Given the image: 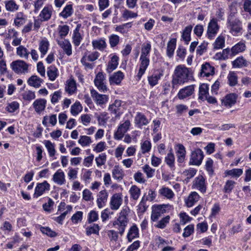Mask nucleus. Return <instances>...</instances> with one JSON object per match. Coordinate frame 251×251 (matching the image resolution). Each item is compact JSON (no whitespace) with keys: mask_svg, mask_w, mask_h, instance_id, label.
Segmentation results:
<instances>
[{"mask_svg":"<svg viewBox=\"0 0 251 251\" xmlns=\"http://www.w3.org/2000/svg\"><path fill=\"white\" fill-rule=\"evenodd\" d=\"M173 210V205L170 204L153 205L152 206L151 220L153 222H156L162 214L171 212Z\"/></svg>","mask_w":251,"mask_h":251,"instance_id":"nucleus-4","label":"nucleus"},{"mask_svg":"<svg viewBox=\"0 0 251 251\" xmlns=\"http://www.w3.org/2000/svg\"><path fill=\"white\" fill-rule=\"evenodd\" d=\"M43 143L48 151L50 157L54 156L56 153L55 144L50 140H44Z\"/></svg>","mask_w":251,"mask_h":251,"instance_id":"nucleus-46","label":"nucleus"},{"mask_svg":"<svg viewBox=\"0 0 251 251\" xmlns=\"http://www.w3.org/2000/svg\"><path fill=\"white\" fill-rule=\"evenodd\" d=\"M204 158V153L200 149H196L191 153L189 165L199 166L201 164Z\"/></svg>","mask_w":251,"mask_h":251,"instance_id":"nucleus-7","label":"nucleus"},{"mask_svg":"<svg viewBox=\"0 0 251 251\" xmlns=\"http://www.w3.org/2000/svg\"><path fill=\"white\" fill-rule=\"evenodd\" d=\"M16 54L21 58L28 59L29 52L25 46L21 45L16 48Z\"/></svg>","mask_w":251,"mask_h":251,"instance_id":"nucleus-45","label":"nucleus"},{"mask_svg":"<svg viewBox=\"0 0 251 251\" xmlns=\"http://www.w3.org/2000/svg\"><path fill=\"white\" fill-rule=\"evenodd\" d=\"M159 195L169 200H173L175 197V193L173 191L168 187L162 186L158 190Z\"/></svg>","mask_w":251,"mask_h":251,"instance_id":"nucleus-23","label":"nucleus"},{"mask_svg":"<svg viewBox=\"0 0 251 251\" xmlns=\"http://www.w3.org/2000/svg\"><path fill=\"white\" fill-rule=\"evenodd\" d=\"M175 155L173 152L172 150L171 149L170 152L168 153L166 156L165 157V162L170 168H174L175 167Z\"/></svg>","mask_w":251,"mask_h":251,"instance_id":"nucleus-50","label":"nucleus"},{"mask_svg":"<svg viewBox=\"0 0 251 251\" xmlns=\"http://www.w3.org/2000/svg\"><path fill=\"white\" fill-rule=\"evenodd\" d=\"M200 196L196 192H192L185 200V203L188 207H192L200 200Z\"/></svg>","mask_w":251,"mask_h":251,"instance_id":"nucleus-27","label":"nucleus"},{"mask_svg":"<svg viewBox=\"0 0 251 251\" xmlns=\"http://www.w3.org/2000/svg\"><path fill=\"white\" fill-rule=\"evenodd\" d=\"M100 228L98 224H93L92 226L86 228V234L89 236L92 234H99Z\"/></svg>","mask_w":251,"mask_h":251,"instance_id":"nucleus-64","label":"nucleus"},{"mask_svg":"<svg viewBox=\"0 0 251 251\" xmlns=\"http://www.w3.org/2000/svg\"><path fill=\"white\" fill-rule=\"evenodd\" d=\"M50 189V185L47 181H44L42 183H37L35 188L33 197L35 198L39 197L46 191H49Z\"/></svg>","mask_w":251,"mask_h":251,"instance_id":"nucleus-17","label":"nucleus"},{"mask_svg":"<svg viewBox=\"0 0 251 251\" xmlns=\"http://www.w3.org/2000/svg\"><path fill=\"white\" fill-rule=\"evenodd\" d=\"M73 13V9L72 4L67 5L63 9V11L60 13V16L66 19L71 16Z\"/></svg>","mask_w":251,"mask_h":251,"instance_id":"nucleus-56","label":"nucleus"},{"mask_svg":"<svg viewBox=\"0 0 251 251\" xmlns=\"http://www.w3.org/2000/svg\"><path fill=\"white\" fill-rule=\"evenodd\" d=\"M112 175L114 179L121 181L123 179L125 176V173L121 167L119 165H116L112 169Z\"/></svg>","mask_w":251,"mask_h":251,"instance_id":"nucleus-32","label":"nucleus"},{"mask_svg":"<svg viewBox=\"0 0 251 251\" xmlns=\"http://www.w3.org/2000/svg\"><path fill=\"white\" fill-rule=\"evenodd\" d=\"M139 237V229L136 225L131 226L128 231L127 239L129 242H131L134 239Z\"/></svg>","mask_w":251,"mask_h":251,"instance_id":"nucleus-37","label":"nucleus"},{"mask_svg":"<svg viewBox=\"0 0 251 251\" xmlns=\"http://www.w3.org/2000/svg\"><path fill=\"white\" fill-rule=\"evenodd\" d=\"M192 29L193 26L189 25L186 26L183 30L181 37L186 45H188L191 40V33Z\"/></svg>","mask_w":251,"mask_h":251,"instance_id":"nucleus-43","label":"nucleus"},{"mask_svg":"<svg viewBox=\"0 0 251 251\" xmlns=\"http://www.w3.org/2000/svg\"><path fill=\"white\" fill-rule=\"evenodd\" d=\"M47 75L50 80L54 81L58 75V69L54 66H50L47 69Z\"/></svg>","mask_w":251,"mask_h":251,"instance_id":"nucleus-48","label":"nucleus"},{"mask_svg":"<svg viewBox=\"0 0 251 251\" xmlns=\"http://www.w3.org/2000/svg\"><path fill=\"white\" fill-rule=\"evenodd\" d=\"M5 8L7 11L14 12L19 9V5L14 0H10L4 2Z\"/></svg>","mask_w":251,"mask_h":251,"instance_id":"nucleus-54","label":"nucleus"},{"mask_svg":"<svg viewBox=\"0 0 251 251\" xmlns=\"http://www.w3.org/2000/svg\"><path fill=\"white\" fill-rule=\"evenodd\" d=\"M82 110V107L79 101H75L71 107V113L72 115H77Z\"/></svg>","mask_w":251,"mask_h":251,"instance_id":"nucleus-58","label":"nucleus"},{"mask_svg":"<svg viewBox=\"0 0 251 251\" xmlns=\"http://www.w3.org/2000/svg\"><path fill=\"white\" fill-rule=\"evenodd\" d=\"M92 45L94 50L103 51L107 47L106 39L104 38H100L92 41Z\"/></svg>","mask_w":251,"mask_h":251,"instance_id":"nucleus-22","label":"nucleus"},{"mask_svg":"<svg viewBox=\"0 0 251 251\" xmlns=\"http://www.w3.org/2000/svg\"><path fill=\"white\" fill-rule=\"evenodd\" d=\"M190 72L188 68L184 65H179L176 66L172 76V87L177 88L179 85L187 83L190 79Z\"/></svg>","mask_w":251,"mask_h":251,"instance_id":"nucleus-2","label":"nucleus"},{"mask_svg":"<svg viewBox=\"0 0 251 251\" xmlns=\"http://www.w3.org/2000/svg\"><path fill=\"white\" fill-rule=\"evenodd\" d=\"M236 182L232 179L227 180L224 185L223 191L226 194H230L234 189Z\"/></svg>","mask_w":251,"mask_h":251,"instance_id":"nucleus-41","label":"nucleus"},{"mask_svg":"<svg viewBox=\"0 0 251 251\" xmlns=\"http://www.w3.org/2000/svg\"><path fill=\"white\" fill-rule=\"evenodd\" d=\"M129 210L128 207L123 208L119 213L118 217L112 223L113 226L119 231V234L121 236L123 235L129 222L128 218Z\"/></svg>","mask_w":251,"mask_h":251,"instance_id":"nucleus-3","label":"nucleus"},{"mask_svg":"<svg viewBox=\"0 0 251 251\" xmlns=\"http://www.w3.org/2000/svg\"><path fill=\"white\" fill-rule=\"evenodd\" d=\"M58 45L63 50L64 52L68 56L72 54V45L68 40H56Z\"/></svg>","mask_w":251,"mask_h":251,"instance_id":"nucleus-26","label":"nucleus"},{"mask_svg":"<svg viewBox=\"0 0 251 251\" xmlns=\"http://www.w3.org/2000/svg\"><path fill=\"white\" fill-rule=\"evenodd\" d=\"M43 82V80L42 79L34 75L30 76L27 80V83L29 86L36 88H39Z\"/></svg>","mask_w":251,"mask_h":251,"instance_id":"nucleus-38","label":"nucleus"},{"mask_svg":"<svg viewBox=\"0 0 251 251\" xmlns=\"http://www.w3.org/2000/svg\"><path fill=\"white\" fill-rule=\"evenodd\" d=\"M227 78L228 84L230 86H235L238 83V76L235 72H229Z\"/></svg>","mask_w":251,"mask_h":251,"instance_id":"nucleus-51","label":"nucleus"},{"mask_svg":"<svg viewBox=\"0 0 251 251\" xmlns=\"http://www.w3.org/2000/svg\"><path fill=\"white\" fill-rule=\"evenodd\" d=\"M246 48V46L245 43L240 41L231 48V54L232 56H234L240 52L244 51Z\"/></svg>","mask_w":251,"mask_h":251,"instance_id":"nucleus-39","label":"nucleus"},{"mask_svg":"<svg viewBox=\"0 0 251 251\" xmlns=\"http://www.w3.org/2000/svg\"><path fill=\"white\" fill-rule=\"evenodd\" d=\"M49 42L46 38L41 40L39 44V50L41 53V57H44L47 54L49 48Z\"/></svg>","mask_w":251,"mask_h":251,"instance_id":"nucleus-35","label":"nucleus"},{"mask_svg":"<svg viewBox=\"0 0 251 251\" xmlns=\"http://www.w3.org/2000/svg\"><path fill=\"white\" fill-rule=\"evenodd\" d=\"M10 66L12 70L17 74H25L28 72V65L22 60L13 61Z\"/></svg>","mask_w":251,"mask_h":251,"instance_id":"nucleus-11","label":"nucleus"},{"mask_svg":"<svg viewBox=\"0 0 251 251\" xmlns=\"http://www.w3.org/2000/svg\"><path fill=\"white\" fill-rule=\"evenodd\" d=\"M53 12V8L51 5H46L41 11L39 14V17L41 21H49L52 15Z\"/></svg>","mask_w":251,"mask_h":251,"instance_id":"nucleus-21","label":"nucleus"},{"mask_svg":"<svg viewBox=\"0 0 251 251\" xmlns=\"http://www.w3.org/2000/svg\"><path fill=\"white\" fill-rule=\"evenodd\" d=\"M197 172V169L193 168H190L184 171L182 174V176L184 177V181L186 183L188 182L190 179L193 178Z\"/></svg>","mask_w":251,"mask_h":251,"instance_id":"nucleus-42","label":"nucleus"},{"mask_svg":"<svg viewBox=\"0 0 251 251\" xmlns=\"http://www.w3.org/2000/svg\"><path fill=\"white\" fill-rule=\"evenodd\" d=\"M208 44L207 42L203 41L197 47L196 50L197 56H201L207 51Z\"/></svg>","mask_w":251,"mask_h":251,"instance_id":"nucleus-62","label":"nucleus"},{"mask_svg":"<svg viewBox=\"0 0 251 251\" xmlns=\"http://www.w3.org/2000/svg\"><path fill=\"white\" fill-rule=\"evenodd\" d=\"M131 123L129 120L121 122L114 134V138L117 140H121L125 133L129 129Z\"/></svg>","mask_w":251,"mask_h":251,"instance_id":"nucleus-6","label":"nucleus"},{"mask_svg":"<svg viewBox=\"0 0 251 251\" xmlns=\"http://www.w3.org/2000/svg\"><path fill=\"white\" fill-rule=\"evenodd\" d=\"M47 100L44 99H36L32 103V106L35 111L40 114L45 109Z\"/></svg>","mask_w":251,"mask_h":251,"instance_id":"nucleus-20","label":"nucleus"},{"mask_svg":"<svg viewBox=\"0 0 251 251\" xmlns=\"http://www.w3.org/2000/svg\"><path fill=\"white\" fill-rule=\"evenodd\" d=\"M26 21L25 17L22 12H18L16 15L14 24L17 26L24 25Z\"/></svg>","mask_w":251,"mask_h":251,"instance_id":"nucleus-55","label":"nucleus"},{"mask_svg":"<svg viewBox=\"0 0 251 251\" xmlns=\"http://www.w3.org/2000/svg\"><path fill=\"white\" fill-rule=\"evenodd\" d=\"M215 74V68L210 63L205 62L201 66L199 76L201 77H208Z\"/></svg>","mask_w":251,"mask_h":251,"instance_id":"nucleus-18","label":"nucleus"},{"mask_svg":"<svg viewBox=\"0 0 251 251\" xmlns=\"http://www.w3.org/2000/svg\"><path fill=\"white\" fill-rule=\"evenodd\" d=\"M225 38L224 36L220 35L213 44L214 49H222L225 47Z\"/></svg>","mask_w":251,"mask_h":251,"instance_id":"nucleus-53","label":"nucleus"},{"mask_svg":"<svg viewBox=\"0 0 251 251\" xmlns=\"http://www.w3.org/2000/svg\"><path fill=\"white\" fill-rule=\"evenodd\" d=\"M78 143L82 147H88L92 143V141L90 137L86 135H81L78 140Z\"/></svg>","mask_w":251,"mask_h":251,"instance_id":"nucleus-59","label":"nucleus"},{"mask_svg":"<svg viewBox=\"0 0 251 251\" xmlns=\"http://www.w3.org/2000/svg\"><path fill=\"white\" fill-rule=\"evenodd\" d=\"M69 26L66 25H59L57 27V31L61 39H64L68 34Z\"/></svg>","mask_w":251,"mask_h":251,"instance_id":"nucleus-52","label":"nucleus"},{"mask_svg":"<svg viewBox=\"0 0 251 251\" xmlns=\"http://www.w3.org/2000/svg\"><path fill=\"white\" fill-rule=\"evenodd\" d=\"M122 101L121 100H116L108 107L109 111L115 115L116 117L119 116L121 113Z\"/></svg>","mask_w":251,"mask_h":251,"instance_id":"nucleus-24","label":"nucleus"},{"mask_svg":"<svg viewBox=\"0 0 251 251\" xmlns=\"http://www.w3.org/2000/svg\"><path fill=\"white\" fill-rule=\"evenodd\" d=\"M176 47V40L175 39H171L167 44V55L171 58L173 56Z\"/></svg>","mask_w":251,"mask_h":251,"instance_id":"nucleus-47","label":"nucleus"},{"mask_svg":"<svg viewBox=\"0 0 251 251\" xmlns=\"http://www.w3.org/2000/svg\"><path fill=\"white\" fill-rule=\"evenodd\" d=\"M90 93L93 100L98 105L102 106L108 100L109 97L108 95L99 94L94 89L91 90Z\"/></svg>","mask_w":251,"mask_h":251,"instance_id":"nucleus-14","label":"nucleus"},{"mask_svg":"<svg viewBox=\"0 0 251 251\" xmlns=\"http://www.w3.org/2000/svg\"><path fill=\"white\" fill-rule=\"evenodd\" d=\"M52 180L54 183L58 185H62L66 182L65 175L64 172L61 169L57 170L53 174Z\"/></svg>","mask_w":251,"mask_h":251,"instance_id":"nucleus-19","label":"nucleus"},{"mask_svg":"<svg viewBox=\"0 0 251 251\" xmlns=\"http://www.w3.org/2000/svg\"><path fill=\"white\" fill-rule=\"evenodd\" d=\"M151 49V46L150 42L144 43L142 45L141 55L139 58V68L135 76L136 79L138 81L141 79L149 66L150 62V53Z\"/></svg>","mask_w":251,"mask_h":251,"instance_id":"nucleus-1","label":"nucleus"},{"mask_svg":"<svg viewBox=\"0 0 251 251\" xmlns=\"http://www.w3.org/2000/svg\"><path fill=\"white\" fill-rule=\"evenodd\" d=\"M192 189L199 190L201 193L204 194L207 190V185L205 178L201 175L196 177L192 184Z\"/></svg>","mask_w":251,"mask_h":251,"instance_id":"nucleus-12","label":"nucleus"},{"mask_svg":"<svg viewBox=\"0 0 251 251\" xmlns=\"http://www.w3.org/2000/svg\"><path fill=\"white\" fill-rule=\"evenodd\" d=\"M123 195L121 193L113 194L110 198L109 205L110 209L114 211L119 210L123 204Z\"/></svg>","mask_w":251,"mask_h":251,"instance_id":"nucleus-9","label":"nucleus"},{"mask_svg":"<svg viewBox=\"0 0 251 251\" xmlns=\"http://www.w3.org/2000/svg\"><path fill=\"white\" fill-rule=\"evenodd\" d=\"M232 65L233 68H241L247 67L248 65V62L243 56H240L232 62Z\"/></svg>","mask_w":251,"mask_h":251,"instance_id":"nucleus-44","label":"nucleus"},{"mask_svg":"<svg viewBox=\"0 0 251 251\" xmlns=\"http://www.w3.org/2000/svg\"><path fill=\"white\" fill-rule=\"evenodd\" d=\"M65 90L70 95H72L76 92V82L73 78H71L66 81Z\"/></svg>","mask_w":251,"mask_h":251,"instance_id":"nucleus-31","label":"nucleus"},{"mask_svg":"<svg viewBox=\"0 0 251 251\" xmlns=\"http://www.w3.org/2000/svg\"><path fill=\"white\" fill-rule=\"evenodd\" d=\"M130 198L136 201L141 195V189L136 185H132L129 190Z\"/></svg>","mask_w":251,"mask_h":251,"instance_id":"nucleus-40","label":"nucleus"},{"mask_svg":"<svg viewBox=\"0 0 251 251\" xmlns=\"http://www.w3.org/2000/svg\"><path fill=\"white\" fill-rule=\"evenodd\" d=\"M163 75L162 72H159L149 76L148 77V80L149 85L152 87L156 85L158 83L159 80L161 79Z\"/></svg>","mask_w":251,"mask_h":251,"instance_id":"nucleus-34","label":"nucleus"},{"mask_svg":"<svg viewBox=\"0 0 251 251\" xmlns=\"http://www.w3.org/2000/svg\"><path fill=\"white\" fill-rule=\"evenodd\" d=\"M238 95L235 93H229L221 100L222 104L227 108H230L237 101Z\"/></svg>","mask_w":251,"mask_h":251,"instance_id":"nucleus-16","label":"nucleus"},{"mask_svg":"<svg viewBox=\"0 0 251 251\" xmlns=\"http://www.w3.org/2000/svg\"><path fill=\"white\" fill-rule=\"evenodd\" d=\"M80 26L77 25L74 29L72 36V42L75 46L78 47L80 45L83 40V35L79 32Z\"/></svg>","mask_w":251,"mask_h":251,"instance_id":"nucleus-29","label":"nucleus"},{"mask_svg":"<svg viewBox=\"0 0 251 251\" xmlns=\"http://www.w3.org/2000/svg\"><path fill=\"white\" fill-rule=\"evenodd\" d=\"M209 86L207 84L203 83L199 87V99L203 100L209 95Z\"/></svg>","mask_w":251,"mask_h":251,"instance_id":"nucleus-49","label":"nucleus"},{"mask_svg":"<svg viewBox=\"0 0 251 251\" xmlns=\"http://www.w3.org/2000/svg\"><path fill=\"white\" fill-rule=\"evenodd\" d=\"M220 26L218 24L217 20L213 18L210 20L207 25L206 36L210 40L213 39L217 34Z\"/></svg>","mask_w":251,"mask_h":251,"instance_id":"nucleus-8","label":"nucleus"},{"mask_svg":"<svg viewBox=\"0 0 251 251\" xmlns=\"http://www.w3.org/2000/svg\"><path fill=\"white\" fill-rule=\"evenodd\" d=\"M94 84L98 90L105 93L108 90L106 85L105 75L102 72H99L94 79Z\"/></svg>","mask_w":251,"mask_h":251,"instance_id":"nucleus-10","label":"nucleus"},{"mask_svg":"<svg viewBox=\"0 0 251 251\" xmlns=\"http://www.w3.org/2000/svg\"><path fill=\"white\" fill-rule=\"evenodd\" d=\"M227 27L231 34L237 36L242 30V23L238 19L230 16L227 19Z\"/></svg>","mask_w":251,"mask_h":251,"instance_id":"nucleus-5","label":"nucleus"},{"mask_svg":"<svg viewBox=\"0 0 251 251\" xmlns=\"http://www.w3.org/2000/svg\"><path fill=\"white\" fill-rule=\"evenodd\" d=\"M108 193L106 189L100 191L97 195L96 203L99 209L104 207L107 202Z\"/></svg>","mask_w":251,"mask_h":251,"instance_id":"nucleus-15","label":"nucleus"},{"mask_svg":"<svg viewBox=\"0 0 251 251\" xmlns=\"http://www.w3.org/2000/svg\"><path fill=\"white\" fill-rule=\"evenodd\" d=\"M125 77L124 74L121 71H118L110 76L109 83L111 85H119Z\"/></svg>","mask_w":251,"mask_h":251,"instance_id":"nucleus-28","label":"nucleus"},{"mask_svg":"<svg viewBox=\"0 0 251 251\" xmlns=\"http://www.w3.org/2000/svg\"><path fill=\"white\" fill-rule=\"evenodd\" d=\"M177 150L176 151V155L177 161L179 163H183L186 157V151L184 146L180 144L176 145Z\"/></svg>","mask_w":251,"mask_h":251,"instance_id":"nucleus-30","label":"nucleus"},{"mask_svg":"<svg viewBox=\"0 0 251 251\" xmlns=\"http://www.w3.org/2000/svg\"><path fill=\"white\" fill-rule=\"evenodd\" d=\"M119 58L117 55L112 56L107 66L106 71L107 73H110L117 68L119 64Z\"/></svg>","mask_w":251,"mask_h":251,"instance_id":"nucleus-33","label":"nucleus"},{"mask_svg":"<svg viewBox=\"0 0 251 251\" xmlns=\"http://www.w3.org/2000/svg\"><path fill=\"white\" fill-rule=\"evenodd\" d=\"M194 91V87L193 85L187 86L181 89L178 94L177 97L179 99L183 100L191 96Z\"/></svg>","mask_w":251,"mask_h":251,"instance_id":"nucleus-25","label":"nucleus"},{"mask_svg":"<svg viewBox=\"0 0 251 251\" xmlns=\"http://www.w3.org/2000/svg\"><path fill=\"white\" fill-rule=\"evenodd\" d=\"M110 117L108 114L106 112H102L97 117L99 125L100 126H105L106 123Z\"/></svg>","mask_w":251,"mask_h":251,"instance_id":"nucleus-61","label":"nucleus"},{"mask_svg":"<svg viewBox=\"0 0 251 251\" xmlns=\"http://www.w3.org/2000/svg\"><path fill=\"white\" fill-rule=\"evenodd\" d=\"M243 169L242 168H234L225 171L224 174L226 177L231 176L233 178H238L243 175Z\"/></svg>","mask_w":251,"mask_h":251,"instance_id":"nucleus-36","label":"nucleus"},{"mask_svg":"<svg viewBox=\"0 0 251 251\" xmlns=\"http://www.w3.org/2000/svg\"><path fill=\"white\" fill-rule=\"evenodd\" d=\"M142 169L144 173L146 174L148 178H152L155 174V170L152 168L149 165L145 164L142 167Z\"/></svg>","mask_w":251,"mask_h":251,"instance_id":"nucleus-57","label":"nucleus"},{"mask_svg":"<svg viewBox=\"0 0 251 251\" xmlns=\"http://www.w3.org/2000/svg\"><path fill=\"white\" fill-rule=\"evenodd\" d=\"M132 26V23L129 22L122 25L117 26L115 30L117 32H119L122 34L126 33L128 31V29L131 27Z\"/></svg>","mask_w":251,"mask_h":251,"instance_id":"nucleus-60","label":"nucleus"},{"mask_svg":"<svg viewBox=\"0 0 251 251\" xmlns=\"http://www.w3.org/2000/svg\"><path fill=\"white\" fill-rule=\"evenodd\" d=\"M151 149V143L150 141L147 140L141 143V150L143 154L150 151Z\"/></svg>","mask_w":251,"mask_h":251,"instance_id":"nucleus-63","label":"nucleus"},{"mask_svg":"<svg viewBox=\"0 0 251 251\" xmlns=\"http://www.w3.org/2000/svg\"><path fill=\"white\" fill-rule=\"evenodd\" d=\"M150 123V120L142 113L140 112H136L134 117V124L135 127L142 129L144 126L148 125Z\"/></svg>","mask_w":251,"mask_h":251,"instance_id":"nucleus-13","label":"nucleus"}]
</instances>
